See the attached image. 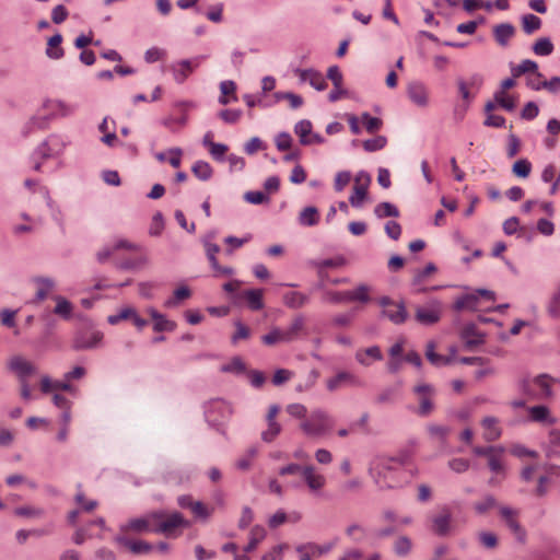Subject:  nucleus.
I'll use <instances>...</instances> for the list:
<instances>
[{
  "label": "nucleus",
  "instance_id": "1",
  "mask_svg": "<svg viewBox=\"0 0 560 560\" xmlns=\"http://www.w3.org/2000/svg\"><path fill=\"white\" fill-rule=\"evenodd\" d=\"M183 515L178 512L166 513L155 511L141 517L131 518L119 528L118 534H163L166 537H176V530L186 526Z\"/></svg>",
  "mask_w": 560,
  "mask_h": 560
},
{
  "label": "nucleus",
  "instance_id": "2",
  "mask_svg": "<svg viewBox=\"0 0 560 560\" xmlns=\"http://www.w3.org/2000/svg\"><path fill=\"white\" fill-rule=\"evenodd\" d=\"M407 456H376L370 464V475L382 489L398 488L407 482L404 466Z\"/></svg>",
  "mask_w": 560,
  "mask_h": 560
},
{
  "label": "nucleus",
  "instance_id": "3",
  "mask_svg": "<svg viewBox=\"0 0 560 560\" xmlns=\"http://www.w3.org/2000/svg\"><path fill=\"white\" fill-rule=\"evenodd\" d=\"M555 383V378L548 374L522 375L516 381V388L528 400H547L552 396Z\"/></svg>",
  "mask_w": 560,
  "mask_h": 560
},
{
  "label": "nucleus",
  "instance_id": "4",
  "mask_svg": "<svg viewBox=\"0 0 560 560\" xmlns=\"http://www.w3.org/2000/svg\"><path fill=\"white\" fill-rule=\"evenodd\" d=\"M75 112V106L68 104L61 100H46L39 113L30 120V128L45 130L49 126L51 119L65 118L71 116Z\"/></svg>",
  "mask_w": 560,
  "mask_h": 560
},
{
  "label": "nucleus",
  "instance_id": "5",
  "mask_svg": "<svg viewBox=\"0 0 560 560\" xmlns=\"http://www.w3.org/2000/svg\"><path fill=\"white\" fill-rule=\"evenodd\" d=\"M335 427V419L324 409L316 408L301 421L300 430L307 438H325Z\"/></svg>",
  "mask_w": 560,
  "mask_h": 560
},
{
  "label": "nucleus",
  "instance_id": "6",
  "mask_svg": "<svg viewBox=\"0 0 560 560\" xmlns=\"http://www.w3.org/2000/svg\"><path fill=\"white\" fill-rule=\"evenodd\" d=\"M494 299L495 294L493 291L478 289L471 293L465 294L462 298L457 299L454 307L456 311H480L482 308V301L493 302Z\"/></svg>",
  "mask_w": 560,
  "mask_h": 560
},
{
  "label": "nucleus",
  "instance_id": "7",
  "mask_svg": "<svg viewBox=\"0 0 560 560\" xmlns=\"http://www.w3.org/2000/svg\"><path fill=\"white\" fill-rule=\"evenodd\" d=\"M68 142L61 135H50L38 148L35 150L33 158L48 159L57 158L63 153Z\"/></svg>",
  "mask_w": 560,
  "mask_h": 560
},
{
  "label": "nucleus",
  "instance_id": "8",
  "mask_svg": "<svg viewBox=\"0 0 560 560\" xmlns=\"http://www.w3.org/2000/svg\"><path fill=\"white\" fill-rule=\"evenodd\" d=\"M413 395L419 402L417 413L421 417L429 416L434 410L435 389L429 384H418L412 389Z\"/></svg>",
  "mask_w": 560,
  "mask_h": 560
},
{
  "label": "nucleus",
  "instance_id": "9",
  "mask_svg": "<svg viewBox=\"0 0 560 560\" xmlns=\"http://www.w3.org/2000/svg\"><path fill=\"white\" fill-rule=\"evenodd\" d=\"M205 57L198 56L192 59H184L170 66L173 78L177 83H184L187 78L199 67Z\"/></svg>",
  "mask_w": 560,
  "mask_h": 560
},
{
  "label": "nucleus",
  "instance_id": "10",
  "mask_svg": "<svg viewBox=\"0 0 560 560\" xmlns=\"http://www.w3.org/2000/svg\"><path fill=\"white\" fill-rule=\"evenodd\" d=\"M371 177L365 172H359L354 177L353 192L349 198V202L354 208H361L368 195V188Z\"/></svg>",
  "mask_w": 560,
  "mask_h": 560
},
{
  "label": "nucleus",
  "instance_id": "11",
  "mask_svg": "<svg viewBox=\"0 0 560 560\" xmlns=\"http://www.w3.org/2000/svg\"><path fill=\"white\" fill-rule=\"evenodd\" d=\"M383 307V314L395 324H402L407 318V312L402 304L393 302L389 298L383 296L378 300Z\"/></svg>",
  "mask_w": 560,
  "mask_h": 560
},
{
  "label": "nucleus",
  "instance_id": "12",
  "mask_svg": "<svg viewBox=\"0 0 560 560\" xmlns=\"http://www.w3.org/2000/svg\"><path fill=\"white\" fill-rule=\"evenodd\" d=\"M115 542L125 547L133 555H147L153 549L151 544L144 540L132 539L126 534H117Z\"/></svg>",
  "mask_w": 560,
  "mask_h": 560
},
{
  "label": "nucleus",
  "instance_id": "13",
  "mask_svg": "<svg viewBox=\"0 0 560 560\" xmlns=\"http://www.w3.org/2000/svg\"><path fill=\"white\" fill-rule=\"evenodd\" d=\"M205 248L215 277H229L233 273V269L231 267L221 266L218 262L217 254L220 252V247L217 244L207 242L205 243Z\"/></svg>",
  "mask_w": 560,
  "mask_h": 560
},
{
  "label": "nucleus",
  "instance_id": "14",
  "mask_svg": "<svg viewBox=\"0 0 560 560\" xmlns=\"http://www.w3.org/2000/svg\"><path fill=\"white\" fill-rule=\"evenodd\" d=\"M361 382L358 376L354 374L341 371L337 373L335 376L330 377L326 382L327 389L329 392H335L342 386H360Z\"/></svg>",
  "mask_w": 560,
  "mask_h": 560
},
{
  "label": "nucleus",
  "instance_id": "15",
  "mask_svg": "<svg viewBox=\"0 0 560 560\" xmlns=\"http://www.w3.org/2000/svg\"><path fill=\"white\" fill-rule=\"evenodd\" d=\"M302 476L312 492L322 490L326 485L325 476L319 474L313 465L303 466Z\"/></svg>",
  "mask_w": 560,
  "mask_h": 560
},
{
  "label": "nucleus",
  "instance_id": "16",
  "mask_svg": "<svg viewBox=\"0 0 560 560\" xmlns=\"http://www.w3.org/2000/svg\"><path fill=\"white\" fill-rule=\"evenodd\" d=\"M407 95L409 100L418 107H427L429 105V91L421 82H411L407 86Z\"/></svg>",
  "mask_w": 560,
  "mask_h": 560
},
{
  "label": "nucleus",
  "instance_id": "17",
  "mask_svg": "<svg viewBox=\"0 0 560 560\" xmlns=\"http://www.w3.org/2000/svg\"><path fill=\"white\" fill-rule=\"evenodd\" d=\"M9 368L18 375L20 382L27 380L36 371L35 365L21 355L13 357L9 362Z\"/></svg>",
  "mask_w": 560,
  "mask_h": 560
},
{
  "label": "nucleus",
  "instance_id": "18",
  "mask_svg": "<svg viewBox=\"0 0 560 560\" xmlns=\"http://www.w3.org/2000/svg\"><path fill=\"white\" fill-rule=\"evenodd\" d=\"M528 420L540 424H553L556 419L552 417L550 409L545 405H535L527 407Z\"/></svg>",
  "mask_w": 560,
  "mask_h": 560
},
{
  "label": "nucleus",
  "instance_id": "19",
  "mask_svg": "<svg viewBox=\"0 0 560 560\" xmlns=\"http://www.w3.org/2000/svg\"><path fill=\"white\" fill-rule=\"evenodd\" d=\"M452 513L448 508H443L441 512L432 517V530L439 536H445L451 528Z\"/></svg>",
  "mask_w": 560,
  "mask_h": 560
},
{
  "label": "nucleus",
  "instance_id": "20",
  "mask_svg": "<svg viewBox=\"0 0 560 560\" xmlns=\"http://www.w3.org/2000/svg\"><path fill=\"white\" fill-rule=\"evenodd\" d=\"M295 73L302 82H308L317 91H324L327 88L325 78L318 71L313 69H298Z\"/></svg>",
  "mask_w": 560,
  "mask_h": 560
},
{
  "label": "nucleus",
  "instance_id": "21",
  "mask_svg": "<svg viewBox=\"0 0 560 560\" xmlns=\"http://www.w3.org/2000/svg\"><path fill=\"white\" fill-rule=\"evenodd\" d=\"M355 360L363 366H370L374 361H382L383 353L377 346L359 349L355 352Z\"/></svg>",
  "mask_w": 560,
  "mask_h": 560
},
{
  "label": "nucleus",
  "instance_id": "22",
  "mask_svg": "<svg viewBox=\"0 0 560 560\" xmlns=\"http://www.w3.org/2000/svg\"><path fill=\"white\" fill-rule=\"evenodd\" d=\"M119 249H126L128 252H136L139 249V246L136 244H132L126 240H119V241L115 242V244L113 246L104 247L102 250H100L97 253L98 261L104 262Z\"/></svg>",
  "mask_w": 560,
  "mask_h": 560
},
{
  "label": "nucleus",
  "instance_id": "23",
  "mask_svg": "<svg viewBox=\"0 0 560 560\" xmlns=\"http://www.w3.org/2000/svg\"><path fill=\"white\" fill-rule=\"evenodd\" d=\"M75 502L80 505L79 510H73L68 514V522L71 525H75L81 511L91 512L97 506V502L94 500H86L84 494L79 491L75 494Z\"/></svg>",
  "mask_w": 560,
  "mask_h": 560
},
{
  "label": "nucleus",
  "instance_id": "24",
  "mask_svg": "<svg viewBox=\"0 0 560 560\" xmlns=\"http://www.w3.org/2000/svg\"><path fill=\"white\" fill-rule=\"evenodd\" d=\"M103 338L102 332H84L79 335L73 341V348L77 350L92 349L96 347Z\"/></svg>",
  "mask_w": 560,
  "mask_h": 560
},
{
  "label": "nucleus",
  "instance_id": "25",
  "mask_svg": "<svg viewBox=\"0 0 560 560\" xmlns=\"http://www.w3.org/2000/svg\"><path fill=\"white\" fill-rule=\"evenodd\" d=\"M483 438L489 441H495L501 436L502 430L499 419L495 417H486L481 421Z\"/></svg>",
  "mask_w": 560,
  "mask_h": 560
},
{
  "label": "nucleus",
  "instance_id": "26",
  "mask_svg": "<svg viewBox=\"0 0 560 560\" xmlns=\"http://www.w3.org/2000/svg\"><path fill=\"white\" fill-rule=\"evenodd\" d=\"M94 525L98 526L101 529H103L104 525H105V521L102 517H100V518H96V520L90 522L88 526L78 528L73 535V541L77 545H82L88 538H92V537L96 536V534H94L91 530V527Z\"/></svg>",
  "mask_w": 560,
  "mask_h": 560
},
{
  "label": "nucleus",
  "instance_id": "27",
  "mask_svg": "<svg viewBox=\"0 0 560 560\" xmlns=\"http://www.w3.org/2000/svg\"><path fill=\"white\" fill-rule=\"evenodd\" d=\"M462 339L468 348L483 343V335L480 334L474 324L466 325L462 330Z\"/></svg>",
  "mask_w": 560,
  "mask_h": 560
},
{
  "label": "nucleus",
  "instance_id": "28",
  "mask_svg": "<svg viewBox=\"0 0 560 560\" xmlns=\"http://www.w3.org/2000/svg\"><path fill=\"white\" fill-rule=\"evenodd\" d=\"M40 390L45 394L57 390L71 392L72 385L66 378L65 381H52L48 376H44L40 381Z\"/></svg>",
  "mask_w": 560,
  "mask_h": 560
},
{
  "label": "nucleus",
  "instance_id": "29",
  "mask_svg": "<svg viewBox=\"0 0 560 560\" xmlns=\"http://www.w3.org/2000/svg\"><path fill=\"white\" fill-rule=\"evenodd\" d=\"M457 85H458V92H459L463 101L466 103L465 108L463 109V112H465L466 108L468 107L469 103L474 98V95L469 92V88L476 86L478 89L481 85V79L478 77H472L469 82H465L464 80H458Z\"/></svg>",
  "mask_w": 560,
  "mask_h": 560
},
{
  "label": "nucleus",
  "instance_id": "30",
  "mask_svg": "<svg viewBox=\"0 0 560 560\" xmlns=\"http://www.w3.org/2000/svg\"><path fill=\"white\" fill-rule=\"evenodd\" d=\"M266 536V529L260 525H255L249 532L248 544L244 547V552L254 551Z\"/></svg>",
  "mask_w": 560,
  "mask_h": 560
},
{
  "label": "nucleus",
  "instance_id": "31",
  "mask_svg": "<svg viewBox=\"0 0 560 560\" xmlns=\"http://www.w3.org/2000/svg\"><path fill=\"white\" fill-rule=\"evenodd\" d=\"M494 38L501 46H505L509 40L513 37L515 33V28L512 24L502 23L494 27L493 30Z\"/></svg>",
  "mask_w": 560,
  "mask_h": 560
},
{
  "label": "nucleus",
  "instance_id": "32",
  "mask_svg": "<svg viewBox=\"0 0 560 560\" xmlns=\"http://www.w3.org/2000/svg\"><path fill=\"white\" fill-rule=\"evenodd\" d=\"M262 294L264 291L260 289H250L246 290L243 293V296L246 300L250 310L259 311L264 307Z\"/></svg>",
  "mask_w": 560,
  "mask_h": 560
},
{
  "label": "nucleus",
  "instance_id": "33",
  "mask_svg": "<svg viewBox=\"0 0 560 560\" xmlns=\"http://www.w3.org/2000/svg\"><path fill=\"white\" fill-rule=\"evenodd\" d=\"M62 36L56 34L48 39L46 54L51 59H60L63 56V49L61 48Z\"/></svg>",
  "mask_w": 560,
  "mask_h": 560
},
{
  "label": "nucleus",
  "instance_id": "34",
  "mask_svg": "<svg viewBox=\"0 0 560 560\" xmlns=\"http://www.w3.org/2000/svg\"><path fill=\"white\" fill-rule=\"evenodd\" d=\"M283 302L290 308H300L308 302V296L301 292L291 291L283 295Z\"/></svg>",
  "mask_w": 560,
  "mask_h": 560
},
{
  "label": "nucleus",
  "instance_id": "35",
  "mask_svg": "<svg viewBox=\"0 0 560 560\" xmlns=\"http://www.w3.org/2000/svg\"><path fill=\"white\" fill-rule=\"evenodd\" d=\"M34 282L36 284V296L39 301L44 300L55 289V281L50 278L38 277Z\"/></svg>",
  "mask_w": 560,
  "mask_h": 560
},
{
  "label": "nucleus",
  "instance_id": "36",
  "mask_svg": "<svg viewBox=\"0 0 560 560\" xmlns=\"http://www.w3.org/2000/svg\"><path fill=\"white\" fill-rule=\"evenodd\" d=\"M52 299L56 302L54 313L65 319L70 318L73 310L72 304L67 299L60 295H56Z\"/></svg>",
  "mask_w": 560,
  "mask_h": 560
},
{
  "label": "nucleus",
  "instance_id": "37",
  "mask_svg": "<svg viewBox=\"0 0 560 560\" xmlns=\"http://www.w3.org/2000/svg\"><path fill=\"white\" fill-rule=\"evenodd\" d=\"M319 214L318 210L315 207H306L304 208L299 217V221L302 225L313 226L318 223Z\"/></svg>",
  "mask_w": 560,
  "mask_h": 560
},
{
  "label": "nucleus",
  "instance_id": "38",
  "mask_svg": "<svg viewBox=\"0 0 560 560\" xmlns=\"http://www.w3.org/2000/svg\"><path fill=\"white\" fill-rule=\"evenodd\" d=\"M494 101L498 106L506 112H513L516 106L514 97L509 95L506 91L498 90L494 93Z\"/></svg>",
  "mask_w": 560,
  "mask_h": 560
},
{
  "label": "nucleus",
  "instance_id": "39",
  "mask_svg": "<svg viewBox=\"0 0 560 560\" xmlns=\"http://www.w3.org/2000/svg\"><path fill=\"white\" fill-rule=\"evenodd\" d=\"M416 318L419 323L424 325H432L440 319V313L436 310L431 308H418Z\"/></svg>",
  "mask_w": 560,
  "mask_h": 560
},
{
  "label": "nucleus",
  "instance_id": "40",
  "mask_svg": "<svg viewBox=\"0 0 560 560\" xmlns=\"http://www.w3.org/2000/svg\"><path fill=\"white\" fill-rule=\"evenodd\" d=\"M191 171L194 175L199 178L200 180H208L211 178L213 174V170L211 165L208 162L205 161H197L192 167Z\"/></svg>",
  "mask_w": 560,
  "mask_h": 560
},
{
  "label": "nucleus",
  "instance_id": "41",
  "mask_svg": "<svg viewBox=\"0 0 560 560\" xmlns=\"http://www.w3.org/2000/svg\"><path fill=\"white\" fill-rule=\"evenodd\" d=\"M312 122L310 120H301L299 121L294 127V132L299 136L300 142L303 145H308L310 141L307 138H310L312 133Z\"/></svg>",
  "mask_w": 560,
  "mask_h": 560
},
{
  "label": "nucleus",
  "instance_id": "42",
  "mask_svg": "<svg viewBox=\"0 0 560 560\" xmlns=\"http://www.w3.org/2000/svg\"><path fill=\"white\" fill-rule=\"evenodd\" d=\"M374 213L377 218H387V217H399V210L396 206H394L390 202H381L378 203L375 209Z\"/></svg>",
  "mask_w": 560,
  "mask_h": 560
},
{
  "label": "nucleus",
  "instance_id": "43",
  "mask_svg": "<svg viewBox=\"0 0 560 560\" xmlns=\"http://www.w3.org/2000/svg\"><path fill=\"white\" fill-rule=\"evenodd\" d=\"M393 548L397 556L405 557L411 551L412 541L407 536H399L394 541Z\"/></svg>",
  "mask_w": 560,
  "mask_h": 560
},
{
  "label": "nucleus",
  "instance_id": "44",
  "mask_svg": "<svg viewBox=\"0 0 560 560\" xmlns=\"http://www.w3.org/2000/svg\"><path fill=\"white\" fill-rule=\"evenodd\" d=\"M435 345L433 342H429L427 346L425 357L427 359L436 366L446 365L451 362L450 358L438 354L435 351Z\"/></svg>",
  "mask_w": 560,
  "mask_h": 560
},
{
  "label": "nucleus",
  "instance_id": "45",
  "mask_svg": "<svg viewBox=\"0 0 560 560\" xmlns=\"http://www.w3.org/2000/svg\"><path fill=\"white\" fill-rule=\"evenodd\" d=\"M522 26L526 34H533L541 27V20L534 14H525L522 18Z\"/></svg>",
  "mask_w": 560,
  "mask_h": 560
},
{
  "label": "nucleus",
  "instance_id": "46",
  "mask_svg": "<svg viewBox=\"0 0 560 560\" xmlns=\"http://www.w3.org/2000/svg\"><path fill=\"white\" fill-rule=\"evenodd\" d=\"M533 51L537 56H549L553 51V44L547 37L539 38L533 45Z\"/></svg>",
  "mask_w": 560,
  "mask_h": 560
},
{
  "label": "nucleus",
  "instance_id": "47",
  "mask_svg": "<svg viewBox=\"0 0 560 560\" xmlns=\"http://www.w3.org/2000/svg\"><path fill=\"white\" fill-rule=\"evenodd\" d=\"M360 120L369 133L378 131L383 126L382 119L372 117L369 113H363L360 117Z\"/></svg>",
  "mask_w": 560,
  "mask_h": 560
},
{
  "label": "nucleus",
  "instance_id": "48",
  "mask_svg": "<svg viewBox=\"0 0 560 560\" xmlns=\"http://www.w3.org/2000/svg\"><path fill=\"white\" fill-rule=\"evenodd\" d=\"M536 70H538L537 62L529 60V59H525L520 65L512 68V74H513V77L517 78L525 73L533 74L534 72H536Z\"/></svg>",
  "mask_w": 560,
  "mask_h": 560
},
{
  "label": "nucleus",
  "instance_id": "49",
  "mask_svg": "<svg viewBox=\"0 0 560 560\" xmlns=\"http://www.w3.org/2000/svg\"><path fill=\"white\" fill-rule=\"evenodd\" d=\"M14 515L20 517L39 518L44 515V510L36 506H20L14 509Z\"/></svg>",
  "mask_w": 560,
  "mask_h": 560
},
{
  "label": "nucleus",
  "instance_id": "50",
  "mask_svg": "<svg viewBox=\"0 0 560 560\" xmlns=\"http://www.w3.org/2000/svg\"><path fill=\"white\" fill-rule=\"evenodd\" d=\"M516 517L517 516H514L504 522L510 530L514 534L515 538L520 542L524 544L526 541V530L521 526Z\"/></svg>",
  "mask_w": 560,
  "mask_h": 560
},
{
  "label": "nucleus",
  "instance_id": "51",
  "mask_svg": "<svg viewBox=\"0 0 560 560\" xmlns=\"http://www.w3.org/2000/svg\"><path fill=\"white\" fill-rule=\"evenodd\" d=\"M348 292V301L349 302H354V301H360V302H368L370 301V288L368 285H359L357 289L354 290H351V291H347Z\"/></svg>",
  "mask_w": 560,
  "mask_h": 560
},
{
  "label": "nucleus",
  "instance_id": "52",
  "mask_svg": "<svg viewBox=\"0 0 560 560\" xmlns=\"http://www.w3.org/2000/svg\"><path fill=\"white\" fill-rule=\"evenodd\" d=\"M346 259L342 256H338L335 258L324 259L320 262L317 264L318 267V275L323 279L324 278V270L327 268H339L345 266Z\"/></svg>",
  "mask_w": 560,
  "mask_h": 560
},
{
  "label": "nucleus",
  "instance_id": "53",
  "mask_svg": "<svg viewBox=\"0 0 560 560\" xmlns=\"http://www.w3.org/2000/svg\"><path fill=\"white\" fill-rule=\"evenodd\" d=\"M548 456L560 457V430H552L549 433Z\"/></svg>",
  "mask_w": 560,
  "mask_h": 560
},
{
  "label": "nucleus",
  "instance_id": "54",
  "mask_svg": "<svg viewBox=\"0 0 560 560\" xmlns=\"http://www.w3.org/2000/svg\"><path fill=\"white\" fill-rule=\"evenodd\" d=\"M277 101L287 100L291 108L296 109L303 105V98L291 92H277L275 94Z\"/></svg>",
  "mask_w": 560,
  "mask_h": 560
},
{
  "label": "nucleus",
  "instance_id": "55",
  "mask_svg": "<svg viewBox=\"0 0 560 560\" xmlns=\"http://www.w3.org/2000/svg\"><path fill=\"white\" fill-rule=\"evenodd\" d=\"M387 139L384 136H376L373 139L364 140L362 147L366 152H375L385 148Z\"/></svg>",
  "mask_w": 560,
  "mask_h": 560
},
{
  "label": "nucleus",
  "instance_id": "56",
  "mask_svg": "<svg viewBox=\"0 0 560 560\" xmlns=\"http://www.w3.org/2000/svg\"><path fill=\"white\" fill-rule=\"evenodd\" d=\"M313 547L314 542H305L298 545L295 547V551L299 553L300 560H313L319 558V556L315 552Z\"/></svg>",
  "mask_w": 560,
  "mask_h": 560
},
{
  "label": "nucleus",
  "instance_id": "57",
  "mask_svg": "<svg viewBox=\"0 0 560 560\" xmlns=\"http://www.w3.org/2000/svg\"><path fill=\"white\" fill-rule=\"evenodd\" d=\"M261 341L266 346H275L277 343H283L282 329L279 327L272 328L268 334L261 337Z\"/></svg>",
  "mask_w": 560,
  "mask_h": 560
},
{
  "label": "nucleus",
  "instance_id": "58",
  "mask_svg": "<svg viewBox=\"0 0 560 560\" xmlns=\"http://www.w3.org/2000/svg\"><path fill=\"white\" fill-rule=\"evenodd\" d=\"M191 295L190 290L187 287H180L174 291L173 296L165 302V306L173 307L179 302L188 299Z\"/></svg>",
  "mask_w": 560,
  "mask_h": 560
},
{
  "label": "nucleus",
  "instance_id": "59",
  "mask_svg": "<svg viewBox=\"0 0 560 560\" xmlns=\"http://www.w3.org/2000/svg\"><path fill=\"white\" fill-rule=\"evenodd\" d=\"M532 164L526 159H521L513 164L512 172L517 177L526 178L530 174Z\"/></svg>",
  "mask_w": 560,
  "mask_h": 560
},
{
  "label": "nucleus",
  "instance_id": "60",
  "mask_svg": "<svg viewBox=\"0 0 560 560\" xmlns=\"http://www.w3.org/2000/svg\"><path fill=\"white\" fill-rule=\"evenodd\" d=\"M285 411L293 418L304 420L307 418V408L303 404L294 402L285 407Z\"/></svg>",
  "mask_w": 560,
  "mask_h": 560
},
{
  "label": "nucleus",
  "instance_id": "61",
  "mask_svg": "<svg viewBox=\"0 0 560 560\" xmlns=\"http://www.w3.org/2000/svg\"><path fill=\"white\" fill-rule=\"evenodd\" d=\"M547 310L551 316H555V317L560 316V283L553 291V293L550 298V301L548 303Z\"/></svg>",
  "mask_w": 560,
  "mask_h": 560
},
{
  "label": "nucleus",
  "instance_id": "62",
  "mask_svg": "<svg viewBox=\"0 0 560 560\" xmlns=\"http://www.w3.org/2000/svg\"><path fill=\"white\" fill-rule=\"evenodd\" d=\"M235 332L233 334L231 341L236 345L242 339H248L250 337V329L242 322H235Z\"/></svg>",
  "mask_w": 560,
  "mask_h": 560
},
{
  "label": "nucleus",
  "instance_id": "63",
  "mask_svg": "<svg viewBox=\"0 0 560 560\" xmlns=\"http://www.w3.org/2000/svg\"><path fill=\"white\" fill-rule=\"evenodd\" d=\"M268 428L262 431L261 439L265 442H272L281 432V424L278 421L267 422Z\"/></svg>",
  "mask_w": 560,
  "mask_h": 560
},
{
  "label": "nucleus",
  "instance_id": "64",
  "mask_svg": "<svg viewBox=\"0 0 560 560\" xmlns=\"http://www.w3.org/2000/svg\"><path fill=\"white\" fill-rule=\"evenodd\" d=\"M136 310L133 307H125L121 308L117 314L108 316V323L112 325H117L121 320L130 319L135 316Z\"/></svg>",
  "mask_w": 560,
  "mask_h": 560
}]
</instances>
